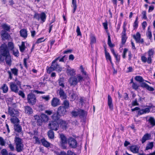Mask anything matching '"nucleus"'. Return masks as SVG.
Returning <instances> with one entry per match:
<instances>
[{
  "label": "nucleus",
  "instance_id": "nucleus-33",
  "mask_svg": "<svg viewBox=\"0 0 155 155\" xmlns=\"http://www.w3.org/2000/svg\"><path fill=\"white\" fill-rule=\"evenodd\" d=\"M14 129L15 131L18 133H20L22 131V128L19 124H15Z\"/></svg>",
  "mask_w": 155,
  "mask_h": 155
},
{
  "label": "nucleus",
  "instance_id": "nucleus-59",
  "mask_svg": "<svg viewBox=\"0 0 155 155\" xmlns=\"http://www.w3.org/2000/svg\"><path fill=\"white\" fill-rule=\"evenodd\" d=\"M132 87L133 89L135 90H137L138 89L139 86L138 85L135 83H133V84H132Z\"/></svg>",
  "mask_w": 155,
  "mask_h": 155
},
{
  "label": "nucleus",
  "instance_id": "nucleus-42",
  "mask_svg": "<svg viewBox=\"0 0 155 155\" xmlns=\"http://www.w3.org/2000/svg\"><path fill=\"white\" fill-rule=\"evenodd\" d=\"M153 146V143L151 142L147 144V146L146 148V150H147L149 149H151Z\"/></svg>",
  "mask_w": 155,
  "mask_h": 155
},
{
  "label": "nucleus",
  "instance_id": "nucleus-56",
  "mask_svg": "<svg viewBox=\"0 0 155 155\" xmlns=\"http://www.w3.org/2000/svg\"><path fill=\"white\" fill-rule=\"evenodd\" d=\"M5 141L4 139L2 137H0V145L2 146H5Z\"/></svg>",
  "mask_w": 155,
  "mask_h": 155
},
{
  "label": "nucleus",
  "instance_id": "nucleus-49",
  "mask_svg": "<svg viewBox=\"0 0 155 155\" xmlns=\"http://www.w3.org/2000/svg\"><path fill=\"white\" fill-rule=\"evenodd\" d=\"M71 114L73 116L75 117H76L78 116V109L77 110V111H72L71 112Z\"/></svg>",
  "mask_w": 155,
  "mask_h": 155
},
{
  "label": "nucleus",
  "instance_id": "nucleus-52",
  "mask_svg": "<svg viewBox=\"0 0 155 155\" xmlns=\"http://www.w3.org/2000/svg\"><path fill=\"white\" fill-rule=\"evenodd\" d=\"M154 51L152 49H150L148 51V55L149 57H152L154 54Z\"/></svg>",
  "mask_w": 155,
  "mask_h": 155
},
{
  "label": "nucleus",
  "instance_id": "nucleus-62",
  "mask_svg": "<svg viewBox=\"0 0 155 155\" xmlns=\"http://www.w3.org/2000/svg\"><path fill=\"white\" fill-rule=\"evenodd\" d=\"M76 32L77 33V35L79 36L81 35V33L80 31V29L78 26H77Z\"/></svg>",
  "mask_w": 155,
  "mask_h": 155
},
{
  "label": "nucleus",
  "instance_id": "nucleus-16",
  "mask_svg": "<svg viewBox=\"0 0 155 155\" xmlns=\"http://www.w3.org/2000/svg\"><path fill=\"white\" fill-rule=\"evenodd\" d=\"M52 106L53 107H56L60 104V100L55 97H54L51 102Z\"/></svg>",
  "mask_w": 155,
  "mask_h": 155
},
{
  "label": "nucleus",
  "instance_id": "nucleus-18",
  "mask_svg": "<svg viewBox=\"0 0 155 155\" xmlns=\"http://www.w3.org/2000/svg\"><path fill=\"white\" fill-rule=\"evenodd\" d=\"M66 72L68 75L73 76L74 74L75 71L73 69L71 68L69 65L67 66Z\"/></svg>",
  "mask_w": 155,
  "mask_h": 155
},
{
  "label": "nucleus",
  "instance_id": "nucleus-47",
  "mask_svg": "<svg viewBox=\"0 0 155 155\" xmlns=\"http://www.w3.org/2000/svg\"><path fill=\"white\" fill-rule=\"evenodd\" d=\"M76 0H72V6L73 8V10H76L77 8Z\"/></svg>",
  "mask_w": 155,
  "mask_h": 155
},
{
  "label": "nucleus",
  "instance_id": "nucleus-3",
  "mask_svg": "<svg viewBox=\"0 0 155 155\" xmlns=\"http://www.w3.org/2000/svg\"><path fill=\"white\" fill-rule=\"evenodd\" d=\"M15 142V143L16 150L18 152H21L23 150L24 146L22 142V139L19 137H16Z\"/></svg>",
  "mask_w": 155,
  "mask_h": 155
},
{
  "label": "nucleus",
  "instance_id": "nucleus-15",
  "mask_svg": "<svg viewBox=\"0 0 155 155\" xmlns=\"http://www.w3.org/2000/svg\"><path fill=\"white\" fill-rule=\"evenodd\" d=\"M1 35L3 40H7L8 39L10 36L8 33L5 30H2L1 31Z\"/></svg>",
  "mask_w": 155,
  "mask_h": 155
},
{
  "label": "nucleus",
  "instance_id": "nucleus-32",
  "mask_svg": "<svg viewBox=\"0 0 155 155\" xmlns=\"http://www.w3.org/2000/svg\"><path fill=\"white\" fill-rule=\"evenodd\" d=\"M130 150L134 153H137L139 151V148L136 146H132L130 147Z\"/></svg>",
  "mask_w": 155,
  "mask_h": 155
},
{
  "label": "nucleus",
  "instance_id": "nucleus-26",
  "mask_svg": "<svg viewBox=\"0 0 155 155\" xmlns=\"http://www.w3.org/2000/svg\"><path fill=\"white\" fill-rule=\"evenodd\" d=\"M53 130L50 129L47 132V135L49 139H53L54 137V134Z\"/></svg>",
  "mask_w": 155,
  "mask_h": 155
},
{
  "label": "nucleus",
  "instance_id": "nucleus-10",
  "mask_svg": "<svg viewBox=\"0 0 155 155\" xmlns=\"http://www.w3.org/2000/svg\"><path fill=\"white\" fill-rule=\"evenodd\" d=\"M11 71H8L7 73L9 75L8 78L10 79H12V73L15 76H17L18 74V70L16 68H14L11 69Z\"/></svg>",
  "mask_w": 155,
  "mask_h": 155
},
{
  "label": "nucleus",
  "instance_id": "nucleus-27",
  "mask_svg": "<svg viewBox=\"0 0 155 155\" xmlns=\"http://www.w3.org/2000/svg\"><path fill=\"white\" fill-rule=\"evenodd\" d=\"M104 51H105V56L107 60H108L110 63L111 64H112V62L111 60V58L110 55V54L106 50V48L104 47Z\"/></svg>",
  "mask_w": 155,
  "mask_h": 155
},
{
  "label": "nucleus",
  "instance_id": "nucleus-5",
  "mask_svg": "<svg viewBox=\"0 0 155 155\" xmlns=\"http://www.w3.org/2000/svg\"><path fill=\"white\" fill-rule=\"evenodd\" d=\"M34 18L38 21L41 19L42 23H43L45 21L46 16L44 12H42L41 14L35 13L34 15Z\"/></svg>",
  "mask_w": 155,
  "mask_h": 155
},
{
  "label": "nucleus",
  "instance_id": "nucleus-61",
  "mask_svg": "<svg viewBox=\"0 0 155 155\" xmlns=\"http://www.w3.org/2000/svg\"><path fill=\"white\" fill-rule=\"evenodd\" d=\"M142 14L143 15L142 18L145 19H147V17L146 15V11H143L142 12Z\"/></svg>",
  "mask_w": 155,
  "mask_h": 155
},
{
  "label": "nucleus",
  "instance_id": "nucleus-22",
  "mask_svg": "<svg viewBox=\"0 0 155 155\" xmlns=\"http://www.w3.org/2000/svg\"><path fill=\"white\" fill-rule=\"evenodd\" d=\"M24 109L25 113L28 115L31 114L33 112L32 108L29 106H25Z\"/></svg>",
  "mask_w": 155,
  "mask_h": 155
},
{
  "label": "nucleus",
  "instance_id": "nucleus-23",
  "mask_svg": "<svg viewBox=\"0 0 155 155\" xmlns=\"http://www.w3.org/2000/svg\"><path fill=\"white\" fill-rule=\"evenodd\" d=\"M59 94L60 97L62 99H65L67 97V95L64 93V90L61 88H60Z\"/></svg>",
  "mask_w": 155,
  "mask_h": 155
},
{
  "label": "nucleus",
  "instance_id": "nucleus-30",
  "mask_svg": "<svg viewBox=\"0 0 155 155\" xmlns=\"http://www.w3.org/2000/svg\"><path fill=\"white\" fill-rule=\"evenodd\" d=\"M110 50L111 52L117 61L119 62L120 60V55H118V54H116L114 51V50L113 48L111 49Z\"/></svg>",
  "mask_w": 155,
  "mask_h": 155
},
{
  "label": "nucleus",
  "instance_id": "nucleus-51",
  "mask_svg": "<svg viewBox=\"0 0 155 155\" xmlns=\"http://www.w3.org/2000/svg\"><path fill=\"white\" fill-rule=\"evenodd\" d=\"M126 25H124L123 26V31L121 33V36H126Z\"/></svg>",
  "mask_w": 155,
  "mask_h": 155
},
{
  "label": "nucleus",
  "instance_id": "nucleus-14",
  "mask_svg": "<svg viewBox=\"0 0 155 155\" xmlns=\"http://www.w3.org/2000/svg\"><path fill=\"white\" fill-rule=\"evenodd\" d=\"M34 117L35 120V121L36 122L38 125L41 126L42 125V120L40 118L39 115H36L34 116Z\"/></svg>",
  "mask_w": 155,
  "mask_h": 155
},
{
  "label": "nucleus",
  "instance_id": "nucleus-50",
  "mask_svg": "<svg viewBox=\"0 0 155 155\" xmlns=\"http://www.w3.org/2000/svg\"><path fill=\"white\" fill-rule=\"evenodd\" d=\"M2 27L4 29L6 30L7 31H8L10 28V27L6 24L3 25H2Z\"/></svg>",
  "mask_w": 155,
  "mask_h": 155
},
{
  "label": "nucleus",
  "instance_id": "nucleus-9",
  "mask_svg": "<svg viewBox=\"0 0 155 155\" xmlns=\"http://www.w3.org/2000/svg\"><path fill=\"white\" fill-rule=\"evenodd\" d=\"M69 146L73 148H75L77 146V143L76 140L74 138H70L68 140Z\"/></svg>",
  "mask_w": 155,
  "mask_h": 155
},
{
  "label": "nucleus",
  "instance_id": "nucleus-40",
  "mask_svg": "<svg viewBox=\"0 0 155 155\" xmlns=\"http://www.w3.org/2000/svg\"><path fill=\"white\" fill-rule=\"evenodd\" d=\"M135 79L139 82H142L144 81L143 78L140 76H137L135 78Z\"/></svg>",
  "mask_w": 155,
  "mask_h": 155
},
{
  "label": "nucleus",
  "instance_id": "nucleus-1",
  "mask_svg": "<svg viewBox=\"0 0 155 155\" xmlns=\"http://www.w3.org/2000/svg\"><path fill=\"white\" fill-rule=\"evenodd\" d=\"M60 58V57H58L52 62L50 67L48 68L47 70L48 73L50 74L52 71H56L59 73L62 71V68L60 67V65L57 62V61Z\"/></svg>",
  "mask_w": 155,
  "mask_h": 155
},
{
  "label": "nucleus",
  "instance_id": "nucleus-55",
  "mask_svg": "<svg viewBox=\"0 0 155 155\" xmlns=\"http://www.w3.org/2000/svg\"><path fill=\"white\" fill-rule=\"evenodd\" d=\"M18 93V95L21 96L22 98H24L25 97V94L22 91H19Z\"/></svg>",
  "mask_w": 155,
  "mask_h": 155
},
{
  "label": "nucleus",
  "instance_id": "nucleus-64",
  "mask_svg": "<svg viewBox=\"0 0 155 155\" xmlns=\"http://www.w3.org/2000/svg\"><path fill=\"white\" fill-rule=\"evenodd\" d=\"M146 89L148 90L151 91H153L154 90V89L153 87L150 86L148 85V86L147 87Z\"/></svg>",
  "mask_w": 155,
  "mask_h": 155
},
{
  "label": "nucleus",
  "instance_id": "nucleus-43",
  "mask_svg": "<svg viewBox=\"0 0 155 155\" xmlns=\"http://www.w3.org/2000/svg\"><path fill=\"white\" fill-rule=\"evenodd\" d=\"M107 44H108L109 46L111 48L114 47V45L112 44L111 43L110 36L109 35H108V36Z\"/></svg>",
  "mask_w": 155,
  "mask_h": 155
},
{
  "label": "nucleus",
  "instance_id": "nucleus-11",
  "mask_svg": "<svg viewBox=\"0 0 155 155\" xmlns=\"http://www.w3.org/2000/svg\"><path fill=\"white\" fill-rule=\"evenodd\" d=\"M60 138L61 139V147L63 149L66 148V147L64 145L65 144L67 143V140L66 137L63 134H60Z\"/></svg>",
  "mask_w": 155,
  "mask_h": 155
},
{
  "label": "nucleus",
  "instance_id": "nucleus-17",
  "mask_svg": "<svg viewBox=\"0 0 155 155\" xmlns=\"http://www.w3.org/2000/svg\"><path fill=\"white\" fill-rule=\"evenodd\" d=\"M107 104L110 109L111 110H112L113 109L112 100L111 97L109 95L108 96Z\"/></svg>",
  "mask_w": 155,
  "mask_h": 155
},
{
  "label": "nucleus",
  "instance_id": "nucleus-4",
  "mask_svg": "<svg viewBox=\"0 0 155 155\" xmlns=\"http://www.w3.org/2000/svg\"><path fill=\"white\" fill-rule=\"evenodd\" d=\"M48 128L54 131H57L59 128L58 121L56 120H51L49 122Z\"/></svg>",
  "mask_w": 155,
  "mask_h": 155
},
{
  "label": "nucleus",
  "instance_id": "nucleus-25",
  "mask_svg": "<svg viewBox=\"0 0 155 155\" xmlns=\"http://www.w3.org/2000/svg\"><path fill=\"white\" fill-rule=\"evenodd\" d=\"M42 145L46 147H48L50 146L51 143L47 141L45 138H43L41 140Z\"/></svg>",
  "mask_w": 155,
  "mask_h": 155
},
{
  "label": "nucleus",
  "instance_id": "nucleus-6",
  "mask_svg": "<svg viewBox=\"0 0 155 155\" xmlns=\"http://www.w3.org/2000/svg\"><path fill=\"white\" fill-rule=\"evenodd\" d=\"M8 114L12 117H18L19 114V111L17 110L9 107L8 109Z\"/></svg>",
  "mask_w": 155,
  "mask_h": 155
},
{
  "label": "nucleus",
  "instance_id": "nucleus-38",
  "mask_svg": "<svg viewBox=\"0 0 155 155\" xmlns=\"http://www.w3.org/2000/svg\"><path fill=\"white\" fill-rule=\"evenodd\" d=\"M1 89L3 93H6L8 91V87L5 84H4L1 87Z\"/></svg>",
  "mask_w": 155,
  "mask_h": 155
},
{
  "label": "nucleus",
  "instance_id": "nucleus-24",
  "mask_svg": "<svg viewBox=\"0 0 155 155\" xmlns=\"http://www.w3.org/2000/svg\"><path fill=\"white\" fill-rule=\"evenodd\" d=\"M87 114V112L83 110L78 109V116L80 118H83Z\"/></svg>",
  "mask_w": 155,
  "mask_h": 155
},
{
  "label": "nucleus",
  "instance_id": "nucleus-13",
  "mask_svg": "<svg viewBox=\"0 0 155 155\" xmlns=\"http://www.w3.org/2000/svg\"><path fill=\"white\" fill-rule=\"evenodd\" d=\"M10 87L12 91L15 93H18L19 89L18 86L15 83L13 82L10 83Z\"/></svg>",
  "mask_w": 155,
  "mask_h": 155
},
{
  "label": "nucleus",
  "instance_id": "nucleus-21",
  "mask_svg": "<svg viewBox=\"0 0 155 155\" xmlns=\"http://www.w3.org/2000/svg\"><path fill=\"white\" fill-rule=\"evenodd\" d=\"M58 124L60 125V127L63 129H66L67 127V124L65 121L61 119L58 121Z\"/></svg>",
  "mask_w": 155,
  "mask_h": 155
},
{
  "label": "nucleus",
  "instance_id": "nucleus-60",
  "mask_svg": "<svg viewBox=\"0 0 155 155\" xmlns=\"http://www.w3.org/2000/svg\"><path fill=\"white\" fill-rule=\"evenodd\" d=\"M132 104L133 106L139 105V104L137 102V99H135L134 101H132Z\"/></svg>",
  "mask_w": 155,
  "mask_h": 155
},
{
  "label": "nucleus",
  "instance_id": "nucleus-34",
  "mask_svg": "<svg viewBox=\"0 0 155 155\" xmlns=\"http://www.w3.org/2000/svg\"><path fill=\"white\" fill-rule=\"evenodd\" d=\"M148 121L152 127L155 126V119L154 118L150 117Z\"/></svg>",
  "mask_w": 155,
  "mask_h": 155
},
{
  "label": "nucleus",
  "instance_id": "nucleus-54",
  "mask_svg": "<svg viewBox=\"0 0 155 155\" xmlns=\"http://www.w3.org/2000/svg\"><path fill=\"white\" fill-rule=\"evenodd\" d=\"M148 38L150 39H151L152 37L151 31H148L146 34Z\"/></svg>",
  "mask_w": 155,
  "mask_h": 155
},
{
  "label": "nucleus",
  "instance_id": "nucleus-35",
  "mask_svg": "<svg viewBox=\"0 0 155 155\" xmlns=\"http://www.w3.org/2000/svg\"><path fill=\"white\" fill-rule=\"evenodd\" d=\"M59 114L58 113L54 114L52 116V118L53 120H56L58 121L59 119Z\"/></svg>",
  "mask_w": 155,
  "mask_h": 155
},
{
  "label": "nucleus",
  "instance_id": "nucleus-45",
  "mask_svg": "<svg viewBox=\"0 0 155 155\" xmlns=\"http://www.w3.org/2000/svg\"><path fill=\"white\" fill-rule=\"evenodd\" d=\"M13 51V54L15 56L18 57L19 56V52L18 49L14 48L12 50Z\"/></svg>",
  "mask_w": 155,
  "mask_h": 155
},
{
  "label": "nucleus",
  "instance_id": "nucleus-8",
  "mask_svg": "<svg viewBox=\"0 0 155 155\" xmlns=\"http://www.w3.org/2000/svg\"><path fill=\"white\" fill-rule=\"evenodd\" d=\"M0 53L3 56H6L9 54V51L6 45H2L0 47Z\"/></svg>",
  "mask_w": 155,
  "mask_h": 155
},
{
  "label": "nucleus",
  "instance_id": "nucleus-48",
  "mask_svg": "<svg viewBox=\"0 0 155 155\" xmlns=\"http://www.w3.org/2000/svg\"><path fill=\"white\" fill-rule=\"evenodd\" d=\"M127 38L126 36H121V43L122 45H124L125 43Z\"/></svg>",
  "mask_w": 155,
  "mask_h": 155
},
{
  "label": "nucleus",
  "instance_id": "nucleus-39",
  "mask_svg": "<svg viewBox=\"0 0 155 155\" xmlns=\"http://www.w3.org/2000/svg\"><path fill=\"white\" fill-rule=\"evenodd\" d=\"M41 117L43 121L44 122L47 121L48 120V117L45 114H41Z\"/></svg>",
  "mask_w": 155,
  "mask_h": 155
},
{
  "label": "nucleus",
  "instance_id": "nucleus-41",
  "mask_svg": "<svg viewBox=\"0 0 155 155\" xmlns=\"http://www.w3.org/2000/svg\"><path fill=\"white\" fill-rule=\"evenodd\" d=\"M25 43L24 42H22L21 45L19 46V48L20 51L23 52L25 50Z\"/></svg>",
  "mask_w": 155,
  "mask_h": 155
},
{
  "label": "nucleus",
  "instance_id": "nucleus-46",
  "mask_svg": "<svg viewBox=\"0 0 155 155\" xmlns=\"http://www.w3.org/2000/svg\"><path fill=\"white\" fill-rule=\"evenodd\" d=\"M8 47L9 48L12 50L14 48V45L13 42H9L8 44Z\"/></svg>",
  "mask_w": 155,
  "mask_h": 155
},
{
  "label": "nucleus",
  "instance_id": "nucleus-44",
  "mask_svg": "<svg viewBox=\"0 0 155 155\" xmlns=\"http://www.w3.org/2000/svg\"><path fill=\"white\" fill-rule=\"evenodd\" d=\"M63 104L64 105V107L65 109H68L69 107V104L68 101L65 100L63 102Z\"/></svg>",
  "mask_w": 155,
  "mask_h": 155
},
{
  "label": "nucleus",
  "instance_id": "nucleus-37",
  "mask_svg": "<svg viewBox=\"0 0 155 155\" xmlns=\"http://www.w3.org/2000/svg\"><path fill=\"white\" fill-rule=\"evenodd\" d=\"M90 44L91 45L94 44L96 42V38L94 35H91L90 37Z\"/></svg>",
  "mask_w": 155,
  "mask_h": 155
},
{
  "label": "nucleus",
  "instance_id": "nucleus-2",
  "mask_svg": "<svg viewBox=\"0 0 155 155\" xmlns=\"http://www.w3.org/2000/svg\"><path fill=\"white\" fill-rule=\"evenodd\" d=\"M83 80V78L81 75L78 74L76 76L70 77L68 80L70 86H75L78 82H81Z\"/></svg>",
  "mask_w": 155,
  "mask_h": 155
},
{
  "label": "nucleus",
  "instance_id": "nucleus-19",
  "mask_svg": "<svg viewBox=\"0 0 155 155\" xmlns=\"http://www.w3.org/2000/svg\"><path fill=\"white\" fill-rule=\"evenodd\" d=\"M150 108L148 107H147L141 110L140 109L138 111V114L139 115H141L143 114L148 113L150 112Z\"/></svg>",
  "mask_w": 155,
  "mask_h": 155
},
{
  "label": "nucleus",
  "instance_id": "nucleus-29",
  "mask_svg": "<svg viewBox=\"0 0 155 155\" xmlns=\"http://www.w3.org/2000/svg\"><path fill=\"white\" fill-rule=\"evenodd\" d=\"M133 37L135 40L136 42L138 43L139 42V40H140L141 38V35L139 32H137L136 33L135 35H133Z\"/></svg>",
  "mask_w": 155,
  "mask_h": 155
},
{
  "label": "nucleus",
  "instance_id": "nucleus-12",
  "mask_svg": "<svg viewBox=\"0 0 155 155\" xmlns=\"http://www.w3.org/2000/svg\"><path fill=\"white\" fill-rule=\"evenodd\" d=\"M66 109L63 106H60L58 109L57 112L60 116H63L66 113Z\"/></svg>",
  "mask_w": 155,
  "mask_h": 155
},
{
  "label": "nucleus",
  "instance_id": "nucleus-31",
  "mask_svg": "<svg viewBox=\"0 0 155 155\" xmlns=\"http://www.w3.org/2000/svg\"><path fill=\"white\" fill-rule=\"evenodd\" d=\"M17 117H12L10 119L12 123L15 124H18L19 122V120Z\"/></svg>",
  "mask_w": 155,
  "mask_h": 155
},
{
  "label": "nucleus",
  "instance_id": "nucleus-20",
  "mask_svg": "<svg viewBox=\"0 0 155 155\" xmlns=\"http://www.w3.org/2000/svg\"><path fill=\"white\" fill-rule=\"evenodd\" d=\"M151 135L150 134L147 133L144 135L142 138L141 142L143 143L147 140H148L150 139Z\"/></svg>",
  "mask_w": 155,
  "mask_h": 155
},
{
  "label": "nucleus",
  "instance_id": "nucleus-57",
  "mask_svg": "<svg viewBox=\"0 0 155 155\" xmlns=\"http://www.w3.org/2000/svg\"><path fill=\"white\" fill-rule=\"evenodd\" d=\"M138 17H137L136 18V20L134 23V27L135 28H137L138 27Z\"/></svg>",
  "mask_w": 155,
  "mask_h": 155
},
{
  "label": "nucleus",
  "instance_id": "nucleus-28",
  "mask_svg": "<svg viewBox=\"0 0 155 155\" xmlns=\"http://www.w3.org/2000/svg\"><path fill=\"white\" fill-rule=\"evenodd\" d=\"M21 36L24 38H26L27 36V31L26 29H21L20 32Z\"/></svg>",
  "mask_w": 155,
  "mask_h": 155
},
{
  "label": "nucleus",
  "instance_id": "nucleus-7",
  "mask_svg": "<svg viewBox=\"0 0 155 155\" xmlns=\"http://www.w3.org/2000/svg\"><path fill=\"white\" fill-rule=\"evenodd\" d=\"M28 102L31 105H33L35 104L36 102V97L34 94L31 93L28 95L27 96Z\"/></svg>",
  "mask_w": 155,
  "mask_h": 155
},
{
  "label": "nucleus",
  "instance_id": "nucleus-58",
  "mask_svg": "<svg viewBox=\"0 0 155 155\" xmlns=\"http://www.w3.org/2000/svg\"><path fill=\"white\" fill-rule=\"evenodd\" d=\"M2 155H8V153L7 152V150L6 149H3L1 152Z\"/></svg>",
  "mask_w": 155,
  "mask_h": 155
},
{
  "label": "nucleus",
  "instance_id": "nucleus-36",
  "mask_svg": "<svg viewBox=\"0 0 155 155\" xmlns=\"http://www.w3.org/2000/svg\"><path fill=\"white\" fill-rule=\"evenodd\" d=\"M5 61L6 64L10 66L11 64V57L9 55H7V56H5Z\"/></svg>",
  "mask_w": 155,
  "mask_h": 155
},
{
  "label": "nucleus",
  "instance_id": "nucleus-63",
  "mask_svg": "<svg viewBox=\"0 0 155 155\" xmlns=\"http://www.w3.org/2000/svg\"><path fill=\"white\" fill-rule=\"evenodd\" d=\"M148 84L144 82H142L140 84V86L143 88H145L146 89L148 86Z\"/></svg>",
  "mask_w": 155,
  "mask_h": 155
},
{
  "label": "nucleus",
  "instance_id": "nucleus-53",
  "mask_svg": "<svg viewBox=\"0 0 155 155\" xmlns=\"http://www.w3.org/2000/svg\"><path fill=\"white\" fill-rule=\"evenodd\" d=\"M58 84L60 86H61L62 87H64V85L63 83V79H60L58 80Z\"/></svg>",
  "mask_w": 155,
  "mask_h": 155
}]
</instances>
